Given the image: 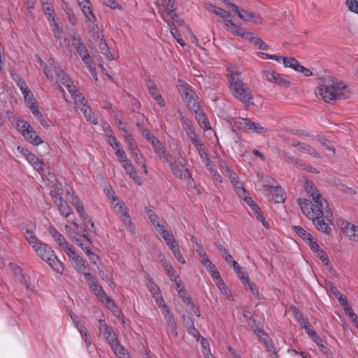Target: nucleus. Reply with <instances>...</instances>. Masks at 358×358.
I'll use <instances>...</instances> for the list:
<instances>
[{"instance_id":"12","label":"nucleus","mask_w":358,"mask_h":358,"mask_svg":"<svg viewBox=\"0 0 358 358\" xmlns=\"http://www.w3.org/2000/svg\"><path fill=\"white\" fill-rule=\"evenodd\" d=\"M234 124L238 126L239 128L259 134H264L268 131L266 128L262 127L259 123L252 122L250 119L248 118L236 117L234 120Z\"/></svg>"},{"instance_id":"20","label":"nucleus","mask_w":358,"mask_h":358,"mask_svg":"<svg viewBox=\"0 0 358 358\" xmlns=\"http://www.w3.org/2000/svg\"><path fill=\"white\" fill-rule=\"evenodd\" d=\"M269 201L275 203H281L285 201V196L282 189L279 187L269 186L268 188Z\"/></svg>"},{"instance_id":"14","label":"nucleus","mask_w":358,"mask_h":358,"mask_svg":"<svg viewBox=\"0 0 358 358\" xmlns=\"http://www.w3.org/2000/svg\"><path fill=\"white\" fill-rule=\"evenodd\" d=\"M338 226L350 241L358 242V226L344 220H338Z\"/></svg>"},{"instance_id":"50","label":"nucleus","mask_w":358,"mask_h":358,"mask_svg":"<svg viewBox=\"0 0 358 358\" xmlns=\"http://www.w3.org/2000/svg\"><path fill=\"white\" fill-rule=\"evenodd\" d=\"M199 341H201V344L203 348L202 352L206 356V358H215L210 352L208 341L202 336L200 338Z\"/></svg>"},{"instance_id":"15","label":"nucleus","mask_w":358,"mask_h":358,"mask_svg":"<svg viewBox=\"0 0 358 358\" xmlns=\"http://www.w3.org/2000/svg\"><path fill=\"white\" fill-rule=\"evenodd\" d=\"M246 203L250 207L252 211V215L255 217L257 220H259L262 225L266 228H269V223L265 219L263 215V213L258 205L252 200V199L248 196L246 192H245V195H243L242 197Z\"/></svg>"},{"instance_id":"53","label":"nucleus","mask_w":358,"mask_h":358,"mask_svg":"<svg viewBox=\"0 0 358 358\" xmlns=\"http://www.w3.org/2000/svg\"><path fill=\"white\" fill-rule=\"evenodd\" d=\"M254 333L264 345L271 341L268 334L263 329H254Z\"/></svg>"},{"instance_id":"13","label":"nucleus","mask_w":358,"mask_h":358,"mask_svg":"<svg viewBox=\"0 0 358 358\" xmlns=\"http://www.w3.org/2000/svg\"><path fill=\"white\" fill-rule=\"evenodd\" d=\"M142 134L146 140L152 144L155 149V153L159 156V159L161 160H166L167 159L165 157V147L162 145L159 140H158L148 129H143Z\"/></svg>"},{"instance_id":"63","label":"nucleus","mask_w":358,"mask_h":358,"mask_svg":"<svg viewBox=\"0 0 358 358\" xmlns=\"http://www.w3.org/2000/svg\"><path fill=\"white\" fill-rule=\"evenodd\" d=\"M163 239L166 241V244L174 239V236L171 231H169L166 228H164L159 232Z\"/></svg>"},{"instance_id":"9","label":"nucleus","mask_w":358,"mask_h":358,"mask_svg":"<svg viewBox=\"0 0 358 358\" xmlns=\"http://www.w3.org/2000/svg\"><path fill=\"white\" fill-rule=\"evenodd\" d=\"M177 86L184 101L187 103V106L189 108H195L199 103L197 101L198 96L191 86L180 80L178 81Z\"/></svg>"},{"instance_id":"2","label":"nucleus","mask_w":358,"mask_h":358,"mask_svg":"<svg viewBox=\"0 0 358 358\" xmlns=\"http://www.w3.org/2000/svg\"><path fill=\"white\" fill-rule=\"evenodd\" d=\"M229 88L233 96L246 106L252 104V96L250 89L243 82L241 73L235 66H229L227 69Z\"/></svg>"},{"instance_id":"25","label":"nucleus","mask_w":358,"mask_h":358,"mask_svg":"<svg viewBox=\"0 0 358 358\" xmlns=\"http://www.w3.org/2000/svg\"><path fill=\"white\" fill-rule=\"evenodd\" d=\"M279 155L280 157H283L287 163H291V164H294L298 169H308V166H306V164L303 163L301 159L294 157V156L291 155L290 154L285 152V150H280L279 152Z\"/></svg>"},{"instance_id":"31","label":"nucleus","mask_w":358,"mask_h":358,"mask_svg":"<svg viewBox=\"0 0 358 358\" xmlns=\"http://www.w3.org/2000/svg\"><path fill=\"white\" fill-rule=\"evenodd\" d=\"M165 157L167 159L166 160L161 161L163 163H167L169 164L178 163L179 165H181L184 163V160H185L178 151H174L169 155L165 154Z\"/></svg>"},{"instance_id":"36","label":"nucleus","mask_w":358,"mask_h":358,"mask_svg":"<svg viewBox=\"0 0 358 358\" xmlns=\"http://www.w3.org/2000/svg\"><path fill=\"white\" fill-rule=\"evenodd\" d=\"M176 283V290L180 296L182 300L186 304L190 303V298L188 296L184 286L182 285L181 281L179 279H177L176 281H173Z\"/></svg>"},{"instance_id":"61","label":"nucleus","mask_w":358,"mask_h":358,"mask_svg":"<svg viewBox=\"0 0 358 358\" xmlns=\"http://www.w3.org/2000/svg\"><path fill=\"white\" fill-rule=\"evenodd\" d=\"M13 79L15 82L16 85L20 88L22 92L28 89V87L25 82L23 81L18 75L14 74L13 76Z\"/></svg>"},{"instance_id":"24","label":"nucleus","mask_w":358,"mask_h":358,"mask_svg":"<svg viewBox=\"0 0 358 358\" xmlns=\"http://www.w3.org/2000/svg\"><path fill=\"white\" fill-rule=\"evenodd\" d=\"M195 113V117L199 123L200 126L204 129L207 130L210 129L208 120L203 110L200 108L199 103H197L195 108H189Z\"/></svg>"},{"instance_id":"54","label":"nucleus","mask_w":358,"mask_h":358,"mask_svg":"<svg viewBox=\"0 0 358 358\" xmlns=\"http://www.w3.org/2000/svg\"><path fill=\"white\" fill-rule=\"evenodd\" d=\"M283 64L285 67H289L296 71V69H298V66H299V63L297 60H296L294 58H288V57H283L282 59Z\"/></svg>"},{"instance_id":"60","label":"nucleus","mask_w":358,"mask_h":358,"mask_svg":"<svg viewBox=\"0 0 358 358\" xmlns=\"http://www.w3.org/2000/svg\"><path fill=\"white\" fill-rule=\"evenodd\" d=\"M171 28V33L173 36V37L177 41L178 43H180L182 46L185 45V43L181 38V35L179 32V31L176 29V26L174 27L173 25H169Z\"/></svg>"},{"instance_id":"27","label":"nucleus","mask_w":358,"mask_h":358,"mask_svg":"<svg viewBox=\"0 0 358 358\" xmlns=\"http://www.w3.org/2000/svg\"><path fill=\"white\" fill-rule=\"evenodd\" d=\"M72 45L74 48L76 50L77 52L79 54L82 60H85L87 59V57L90 55L86 47L82 42L80 38H73L72 39Z\"/></svg>"},{"instance_id":"30","label":"nucleus","mask_w":358,"mask_h":358,"mask_svg":"<svg viewBox=\"0 0 358 358\" xmlns=\"http://www.w3.org/2000/svg\"><path fill=\"white\" fill-rule=\"evenodd\" d=\"M24 137L29 143L34 145H38L43 142L32 127L26 134H24Z\"/></svg>"},{"instance_id":"37","label":"nucleus","mask_w":358,"mask_h":358,"mask_svg":"<svg viewBox=\"0 0 358 358\" xmlns=\"http://www.w3.org/2000/svg\"><path fill=\"white\" fill-rule=\"evenodd\" d=\"M49 231L54 240L57 242V243L59 245L60 248L63 246L67 245V242L64 237L55 228L50 227Z\"/></svg>"},{"instance_id":"38","label":"nucleus","mask_w":358,"mask_h":358,"mask_svg":"<svg viewBox=\"0 0 358 358\" xmlns=\"http://www.w3.org/2000/svg\"><path fill=\"white\" fill-rule=\"evenodd\" d=\"M24 235L32 248H36V246L41 242L31 229H26L24 231Z\"/></svg>"},{"instance_id":"51","label":"nucleus","mask_w":358,"mask_h":358,"mask_svg":"<svg viewBox=\"0 0 358 358\" xmlns=\"http://www.w3.org/2000/svg\"><path fill=\"white\" fill-rule=\"evenodd\" d=\"M216 247L226 262L231 263L234 261L232 256L222 245L216 243Z\"/></svg>"},{"instance_id":"55","label":"nucleus","mask_w":358,"mask_h":358,"mask_svg":"<svg viewBox=\"0 0 358 358\" xmlns=\"http://www.w3.org/2000/svg\"><path fill=\"white\" fill-rule=\"evenodd\" d=\"M112 205L114 210L120 215L128 211V208L125 206L124 203L119 199Z\"/></svg>"},{"instance_id":"57","label":"nucleus","mask_w":358,"mask_h":358,"mask_svg":"<svg viewBox=\"0 0 358 358\" xmlns=\"http://www.w3.org/2000/svg\"><path fill=\"white\" fill-rule=\"evenodd\" d=\"M124 137L127 143L129 152L137 148V145L130 133H127L124 135Z\"/></svg>"},{"instance_id":"62","label":"nucleus","mask_w":358,"mask_h":358,"mask_svg":"<svg viewBox=\"0 0 358 358\" xmlns=\"http://www.w3.org/2000/svg\"><path fill=\"white\" fill-rule=\"evenodd\" d=\"M83 250L85 252L86 255L90 259V261L92 264H95L99 259V257L96 255H95L87 246L84 245V249Z\"/></svg>"},{"instance_id":"8","label":"nucleus","mask_w":358,"mask_h":358,"mask_svg":"<svg viewBox=\"0 0 358 358\" xmlns=\"http://www.w3.org/2000/svg\"><path fill=\"white\" fill-rule=\"evenodd\" d=\"M8 266L13 271L15 278L26 288L27 295L31 296L33 294H36V289L31 284L30 277L24 274L22 269L15 264L10 263Z\"/></svg>"},{"instance_id":"23","label":"nucleus","mask_w":358,"mask_h":358,"mask_svg":"<svg viewBox=\"0 0 358 358\" xmlns=\"http://www.w3.org/2000/svg\"><path fill=\"white\" fill-rule=\"evenodd\" d=\"M78 3L87 20L90 22H96V18L92 13L90 0H78Z\"/></svg>"},{"instance_id":"41","label":"nucleus","mask_w":358,"mask_h":358,"mask_svg":"<svg viewBox=\"0 0 358 358\" xmlns=\"http://www.w3.org/2000/svg\"><path fill=\"white\" fill-rule=\"evenodd\" d=\"M290 310L301 327H303V325L308 323V321L305 318L303 313L301 312L296 306H292L290 307Z\"/></svg>"},{"instance_id":"5","label":"nucleus","mask_w":358,"mask_h":358,"mask_svg":"<svg viewBox=\"0 0 358 358\" xmlns=\"http://www.w3.org/2000/svg\"><path fill=\"white\" fill-rule=\"evenodd\" d=\"M37 255L56 272L62 273L64 271V264L55 255V251L47 244L40 242L33 248Z\"/></svg>"},{"instance_id":"33","label":"nucleus","mask_w":358,"mask_h":358,"mask_svg":"<svg viewBox=\"0 0 358 358\" xmlns=\"http://www.w3.org/2000/svg\"><path fill=\"white\" fill-rule=\"evenodd\" d=\"M95 22H91V24L89 25V31L94 41L96 42L103 39V35L101 28Z\"/></svg>"},{"instance_id":"28","label":"nucleus","mask_w":358,"mask_h":358,"mask_svg":"<svg viewBox=\"0 0 358 358\" xmlns=\"http://www.w3.org/2000/svg\"><path fill=\"white\" fill-rule=\"evenodd\" d=\"M205 7L209 12L220 16V17L224 19L226 21L231 17L230 13L220 7L214 6L212 3H206Z\"/></svg>"},{"instance_id":"59","label":"nucleus","mask_w":358,"mask_h":358,"mask_svg":"<svg viewBox=\"0 0 358 358\" xmlns=\"http://www.w3.org/2000/svg\"><path fill=\"white\" fill-rule=\"evenodd\" d=\"M22 94H23L24 101L29 106V109L31 108V105H36V103L34 102L33 94L29 90V88L27 90L22 92Z\"/></svg>"},{"instance_id":"19","label":"nucleus","mask_w":358,"mask_h":358,"mask_svg":"<svg viewBox=\"0 0 358 358\" xmlns=\"http://www.w3.org/2000/svg\"><path fill=\"white\" fill-rule=\"evenodd\" d=\"M224 27L233 35L238 36L243 38H249L251 33L246 32L244 29L236 24L230 18L226 21Z\"/></svg>"},{"instance_id":"21","label":"nucleus","mask_w":358,"mask_h":358,"mask_svg":"<svg viewBox=\"0 0 358 358\" xmlns=\"http://www.w3.org/2000/svg\"><path fill=\"white\" fill-rule=\"evenodd\" d=\"M161 308V311L166 319L167 325L171 329L172 331L177 335V325L176 322L174 320L173 315L166 306V304L164 303H161V306H159Z\"/></svg>"},{"instance_id":"34","label":"nucleus","mask_w":358,"mask_h":358,"mask_svg":"<svg viewBox=\"0 0 358 358\" xmlns=\"http://www.w3.org/2000/svg\"><path fill=\"white\" fill-rule=\"evenodd\" d=\"M298 148L297 151L303 154H308L316 158H320L321 155L316 152V150L311 148L310 145L303 143H297Z\"/></svg>"},{"instance_id":"29","label":"nucleus","mask_w":358,"mask_h":358,"mask_svg":"<svg viewBox=\"0 0 358 358\" xmlns=\"http://www.w3.org/2000/svg\"><path fill=\"white\" fill-rule=\"evenodd\" d=\"M147 287L152 294L153 297L155 299L158 306H160L161 303H164V301L159 293L158 286L152 280L149 279L147 282Z\"/></svg>"},{"instance_id":"6","label":"nucleus","mask_w":358,"mask_h":358,"mask_svg":"<svg viewBox=\"0 0 358 358\" xmlns=\"http://www.w3.org/2000/svg\"><path fill=\"white\" fill-rule=\"evenodd\" d=\"M68 92L75 101V108L76 110H80L85 115L86 120L94 124H97L98 121L94 117L92 109L87 104V101L83 96L78 92L75 86H68Z\"/></svg>"},{"instance_id":"52","label":"nucleus","mask_w":358,"mask_h":358,"mask_svg":"<svg viewBox=\"0 0 358 358\" xmlns=\"http://www.w3.org/2000/svg\"><path fill=\"white\" fill-rule=\"evenodd\" d=\"M31 128V125L25 120H20L17 122V129L19 131L22 136L26 134Z\"/></svg>"},{"instance_id":"56","label":"nucleus","mask_w":358,"mask_h":358,"mask_svg":"<svg viewBox=\"0 0 358 358\" xmlns=\"http://www.w3.org/2000/svg\"><path fill=\"white\" fill-rule=\"evenodd\" d=\"M280 74L273 71H266L264 73V78L266 80L272 83H276L277 80L279 78Z\"/></svg>"},{"instance_id":"35","label":"nucleus","mask_w":358,"mask_h":358,"mask_svg":"<svg viewBox=\"0 0 358 358\" xmlns=\"http://www.w3.org/2000/svg\"><path fill=\"white\" fill-rule=\"evenodd\" d=\"M30 110L34 116L40 122L41 124L44 128H48L49 127L47 118H45L41 113L36 105H31Z\"/></svg>"},{"instance_id":"17","label":"nucleus","mask_w":358,"mask_h":358,"mask_svg":"<svg viewBox=\"0 0 358 358\" xmlns=\"http://www.w3.org/2000/svg\"><path fill=\"white\" fill-rule=\"evenodd\" d=\"M84 276L95 295L101 301L108 296L102 287L98 284L96 279L91 273H86Z\"/></svg>"},{"instance_id":"10","label":"nucleus","mask_w":358,"mask_h":358,"mask_svg":"<svg viewBox=\"0 0 358 358\" xmlns=\"http://www.w3.org/2000/svg\"><path fill=\"white\" fill-rule=\"evenodd\" d=\"M17 150L23 157L25 158V159L34 167V169L40 173L41 176L44 175L45 165L42 160H41L28 149L22 146H17Z\"/></svg>"},{"instance_id":"64","label":"nucleus","mask_w":358,"mask_h":358,"mask_svg":"<svg viewBox=\"0 0 358 358\" xmlns=\"http://www.w3.org/2000/svg\"><path fill=\"white\" fill-rule=\"evenodd\" d=\"M346 4L350 10L358 13V1L357 0H347Z\"/></svg>"},{"instance_id":"49","label":"nucleus","mask_w":358,"mask_h":358,"mask_svg":"<svg viewBox=\"0 0 358 358\" xmlns=\"http://www.w3.org/2000/svg\"><path fill=\"white\" fill-rule=\"evenodd\" d=\"M293 228L296 234L306 242H308L313 237L310 234L300 226H294Z\"/></svg>"},{"instance_id":"40","label":"nucleus","mask_w":358,"mask_h":358,"mask_svg":"<svg viewBox=\"0 0 358 358\" xmlns=\"http://www.w3.org/2000/svg\"><path fill=\"white\" fill-rule=\"evenodd\" d=\"M162 266L166 275L169 277L171 281H176L177 279H179V275L177 274L176 270L169 262H165L164 261V265H162Z\"/></svg>"},{"instance_id":"22","label":"nucleus","mask_w":358,"mask_h":358,"mask_svg":"<svg viewBox=\"0 0 358 358\" xmlns=\"http://www.w3.org/2000/svg\"><path fill=\"white\" fill-rule=\"evenodd\" d=\"M226 175L230 179L238 196L242 198L243 195H245V189L242 183L238 180L236 174L232 172L228 167H226Z\"/></svg>"},{"instance_id":"47","label":"nucleus","mask_w":358,"mask_h":358,"mask_svg":"<svg viewBox=\"0 0 358 358\" xmlns=\"http://www.w3.org/2000/svg\"><path fill=\"white\" fill-rule=\"evenodd\" d=\"M51 25L52 31L57 38H60L62 35V29L59 27L57 20L55 17H52V20L49 21Z\"/></svg>"},{"instance_id":"39","label":"nucleus","mask_w":358,"mask_h":358,"mask_svg":"<svg viewBox=\"0 0 358 358\" xmlns=\"http://www.w3.org/2000/svg\"><path fill=\"white\" fill-rule=\"evenodd\" d=\"M106 307L113 313V314L117 317H120L121 315L120 310L118 309L114 301L110 299L108 296L101 301Z\"/></svg>"},{"instance_id":"3","label":"nucleus","mask_w":358,"mask_h":358,"mask_svg":"<svg viewBox=\"0 0 358 358\" xmlns=\"http://www.w3.org/2000/svg\"><path fill=\"white\" fill-rule=\"evenodd\" d=\"M315 94L321 96L324 101L330 102L336 99H348L352 92L344 83L332 80L331 83H324L318 86L315 90Z\"/></svg>"},{"instance_id":"32","label":"nucleus","mask_w":358,"mask_h":358,"mask_svg":"<svg viewBox=\"0 0 358 358\" xmlns=\"http://www.w3.org/2000/svg\"><path fill=\"white\" fill-rule=\"evenodd\" d=\"M178 113L179 114V119L182 129L187 136L188 134L192 133V131L195 130V128L192 124L191 121L186 116H185L181 111L178 110Z\"/></svg>"},{"instance_id":"44","label":"nucleus","mask_w":358,"mask_h":358,"mask_svg":"<svg viewBox=\"0 0 358 358\" xmlns=\"http://www.w3.org/2000/svg\"><path fill=\"white\" fill-rule=\"evenodd\" d=\"M245 39L257 46L260 50H266L268 49V45H266L260 38L252 36L251 34L249 36V38H245Z\"/></svg>"},{"instance_id":"46","label":"nucleus","mask_w":358,"mask_h":358,"mask_svg":"<svg viewBox=\"0 0 358 358\" xmlns=\"http://www.w3.org/2000/svg\"><path fill=\"white\" fill-rule=\"evenodd\" d=\"M57 206L60 213L66 217H68L73 213L71 208L66 201H60L59 204L57 205Z\"/></svg>"},{"instance_id":"58","label":"nucleus","mask_w":358,"mask_h":358,"mask_svg":"<svg viewBox=\"0 0 358 358\" xmlns=\"http://www.w3.org/2000/svg\"><path fill=\"white\" fill-rule=\"evenodd\" d=\"M194 147H195L196 151L198 152L199 155L202 161L207 158H209V155H208V152L206 151V150L204 148V145L202 143V142L194 145Z\"/></svg>"},{"instance_id":"11","label":"nucleus","mask_w":358,"mask_h":358,"mask_svg":"<svg viewBox=\"0 0 358 358\" xmlns=\"http://www.w3.org/2000/svg\"><path fill=\"white\" fill-rule=\"evenodd\" d=\"M65 229L69 238L79 245L82 249H84V244L82 243L79 236L82 232V237L88 239L87 232L85 229L80 227L75 221L72 222L71 225H65Z\"/></svg>"},{"instance_id":"43","label":"nucleus","mask_w":358,"mask_h":358,"mask_svg":"<svg viewBox=\"0 0 358 358\" xmlns=\"http://www.w3.org/2000/svg\"><path fill=\"white\" fill-rule=\"evenodd\" d=\"M72 264L79 273H85L84 271L86 270V265L85 261L80 256L78 255L72 259Z\"/></svg>"},{"instance_id":"4","label":"nucleus","mask_w":358,"mask_h":358,"mask_svg":"<svg viewBox=\"0 0 358 358\" xmlns=\"http://www.w3.org/2000/svg\"><path fill=\"white\" fill-rule=\"evenodd\" d=\"M44 73L51 83H54L60 86L61 91H64L62 85L66 87L68 90V86H73L71 83L67 75L60 68V66L52 59L48 62V65H45Z\"/></svg>"},{"instance_id":"1","label":"nucleus","mask_w":358,"mask_h":358,"mask_svg":"<svg viewBox=\"0 0 358 358\" xmlns=\"http://www.w3.org/2000/svg\"><path fill=\"white\" fill-rule=\"evenodd\" d=\"M306 190L312 198L313 203L306 199H299L298 203L301 210L308 219L313 220L318 231L330 235L332 232L330 225L333 224L334 218L327 201L313 185L306 183Z\"/></svg>"},{"instance_id":"45","label":"nucleus","mask_w":358,"mask_h":358,"mask_svg":"<svg viewBox=\"0 0 358 358\" xmlns=\"http://www.w3.org/2000/svg\"><path fill=\"white\" fill-rule=\"evenodd\" d=\"M103 333L105 338L108 341L110 347H113L114 343H117V342L118 341L116 334L113 330L112 328H110L109 329L106 330Z\"/></svg>"},{"instance_id":"16","label":"nucleus","mask_w":358,"mask_h":358,"mask_svg":"<svg viewBox=\"0 0 358 358\" xmlns=\"http://www.w3.org/2000/svg\"><path fill=\"white\" fill-rule=\"evenodd\" d=\"M231 10L244 21L253 22L258 24L262 23V19L260 16H256L251 12L241 9L236 5H231Z\"/></svg>"},{"instance_id":"26","label":"nucleus","mask_w":358,"mask_h":358,"mask_svg":"<svg viewBox=\"0 0 358 358\" xmlns=\"http://www.w3.org/2000/svg\"><path fill=\"white\" fill-rule=\"evenodd\" d=\"M122 165L124 167L126 173L130 176V178L137 185H141L142 184V180L141 177L138 175L131 162L129 160L125 161V163L122 164Z\"/></svg>"},{"instance_id":"42","label":"nucleus","mask_w":358,"mask_h":358,"mask_svg":"<svg viewBox=\"0 0 358 358\" xmlns=\"http://www.w3.org/2000/svg\"><path fill=\"white\" fill-rule=\"evenodd\" d=\"M120 219L126 229L131 233L134 234L135 232V228L128 211L120 215Z\"/></svg>"},{"instance_id":"18","label":"nucleus","mask_w":358,"mask_h":358,"mask_svg":"<svg viewBox=\"0 0 358 358\" xmlns=\"http://www.w3.org/2000/svg\"><path fill=\"white\" fill-rule=\"evenodd\" d=\"M169 165L171 166L172 172L177 178L187 180L188 183H189V180H191V174L189 170L185 168V160H184V163L181 165H179L178 163L170 164Z\"/></svg>"},{"instance_id":"7","label":"nucleus","mask_w":358,"mask_h":358,"mask_svg":"<svg viewBox=\"0 0 358 358\" xmlns=\"http://www.w3.org/2000/svg\"><path fill=\"white\" fill-rule=\"evenodd\" d=\"M159 12L163 20L169 25L180 26L184 22L179 19L176 13L173 0H162V4L159 6Z\"/></svg>"},{"instance_id":"48","label":"nucleus","mask_w":358,"mask_h":358,"mask_svg":"<svg viewBox=\"0 0 358 358\" xmlns=\"http://www.w3.org/2000/svg\"><path fill=\"white\" fill-rule=\"evenodd\" d=\"M73 322L75 323L76 328L78 329V331L80 333L83 338L84 339L87 348H88L90 345L91 342L87 338L86 328L80 322L76 321L74 320Z\"/></svg>"}]
</instances>
